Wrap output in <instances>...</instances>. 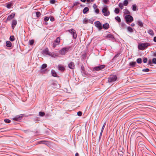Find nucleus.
Here are the masks:
<instances>
[{
  "label": "nucleus",
  "mask_w": 156,
  "mask_h": 156,
  "mask_svg": "<svg viewBox=\"0 0 156 156\" xmlns=\"http://www.w3.org/2000/svg\"><path fill=\"white\" fill-rule=\"evenodd\" d=\"M88 11V7H85L83 9V12L84 14H86Z\"/></svg>",
  "instance_id": "a211bd4d"
},
{
  "label": "nucleus",
  "mask_w": 156,
  "mask_h": 156,
  "mask_svg": "<svg viewBox=\"0 0 156 156\" xmlns=\"http://www.w3.org/2000/svg\"><path fill=\"white\" fill-rule=\"evenodd\" d=\"M147 59L146 58H144L143 59V62L144 63H146L147 62Z\"/></svg>",
  "instance_id": "79ce46f5"
},
{
  "label": "nucleus",
  "mask_w": 156,
  "mask_h": 156,
  "mask_svg": "<svg viewBox=\"0 0 156 156\" xmlns=\"http://www.w3.org/2000/svg\"><path fill=\"white\" fill-rule=\"evenodd\" d=\"M10 41H13L14 40V37L13 36H11L9 38Z\"/></svg>",
  "instance_id": "473e14b6"
},
{
  "label": "nucleus",
  "mask_w": 156,
  "mask_h": 156,
  "mask_svg": "<svg viewBox=\"0 0 156 156\" xmlns=\"http://www.w3.org/2000/svg\"><path fill=\"white\" fill-rule=\"evenodd\" d=\"M114 12L116 14H118L119 12V9L117 8H115Z\"/></svg>",
  "instance_id": "c85d7f7f"
},
{
  "label": "nucleus",
  "mask_w": 156,
  "mask_h": 156,
  "mask_svg": "<svg viewBox=\"0 0 156 156\" xmlns=\"http://www.w3.org/2000/svg\"><path fill=\"white\" fill-rule=\"evenodd\" d=\"M119 7H120V8L121 9H122L123 8V6H124V5L122 3H119Z\"/></svg>",
  "instance_id": "c756f323"
},
{
  "label": "nucleus",
  "mask_w": 156,
  "mask_h": 156,
  "mask_svg": "<svg viewBox=\"0 0 156 156\" xmlns=\"http://www.w3.org/2000/svg\"><path fill=\"white\" fill-rule=\"evenodd\" d=\"M148 63L149 65H151V64L152 63V62L151 61V60H149V61H148Z\"/></svg>",
  "instance_id": "864d4df0"
},
{
  "label": "nucleus",
  "mask_w": 156,
  "mask_h": 156,
  "mask_svg": "<svg viewBox=\"0 0 156 156\" xmlns=\"http://www.w3.org/2000/svg\"><path fill=\"white\" fill-rule=\"evenodd\" d=\"M148 33L151 35L152 36H154V34L153 31L151 30L150 29L148 31Z\"/></svg>",
  "instance_id": "4be33fe9"
},
{
  "label": "nucleus",
  "mask_w": 156,
  "mask_h": 156,
  "mask_svg": "<svg viewBox=\"0 0 156 156\" xmlns=\"http://www.w3.org/2000/svg\"><path fill=\"white\" fill-rule=\"evenodd\" d=\"M44 144L46 145L47 146L49 145V142L46 141H45V143H44Z\"/></svg>",
  "instance_id": "de8ad7c7"
},
{
  "label": "nucleus",
  "mask_w": 156,
  "mask_h": 156,
  "mask_svg": "<svg viewBox=\"0 0 156 156\" xmlns=\"http://www.w3.org/2000/svg\"><path fill=\"white\" fill-rule=\"evenodd\" d=\"M152 62L154 64H156V58H154L152 59Z\"/></svg>",
  "instance_id": "ea45409f"
},
{
  "label": "nucleus",
  "mask_w": 156,
  "mask_h": 156,
  "mask_svg": "<svg viewBox=\"0 0 156 156\" xmlns=\"http://www.w3.org/2000/svg\"><path fill=\"white\" fill-rule=\"evenodd\" d=\"M106 122H105L104 123V124L102 127V128H101V130H102V131H103L106 125Z\"/></svg>",
  "instance_id": "4c0bfd02"
},
{
  "label": "nucleus",
  "mask_w": 156,
  "mask_h": 156,
  "mask_svg": "<svg viewBox=\"0 0 156 156\" xmlns=\"http://www.w3.org/2000/svg\"><path fill=\"white\" fill-rule=\"evenodd\" d=\"M69 67L72 69H74L75 68L74 63L73 62H71L68 64Z\"/></svg>",
  "instance_id": "ddd939ff"
},
{
  "label": "nucleus",
  "mask_w": 156,
  "mask_h": 156,
  "mask_svg": "<svg viewBox=\"0 0 156 156\" xmlns=\"http://www.w3.org/2000/svg\"><path fill=\"white\" fill-rule=\"evenodd\" d=\"M150 45V44L148 43H144L139 44L138 46V48L141 50H144L148 46Z\"/></svg>",
  "instance_id": "f257e3e1"
},
{
  "label": "nucleus",
  "mask_w": 156,
  "mask_h": 156,
  "mask_svg": "<svg viewBox=\"0 0 156 156\" xmlns=\"http://www.w3.org/2000/svg\"><path fill=\"white\" fill-rule=\"evenodd\" d=\"M95 12L97 13H98L99 12V9H96V10H95Z\"/></svg>",
  "instance_id": "8fccbe9b"
},
{
  "label": "nucleus",
  "mask_w": 156,
  "mask_h": 156,
  "mask_svg": "<svg viewBox=\"0 0 156 156\" xmlns=\"http://www.w3.org/2000/svg\"><path fill=\"white\" fill-rule=\"evenodd\" d=\"M107 37L109 38H112L113 37V36L111 34H109L107 35Z\"/></svg>",
  "instance_id": "3c124183"
},
{
  "label": "nucleus",
  "mask_w": 156,
  "mask_h": 156,
  "mask_svg": "<svg viewBox=\"0 0 156 156\" xmlns=\"http://www.w3.org/2000/svg\"><path fill=\"white\" fill-rule=\"evenodd\" d=\"M22 101L23 102H25L27 101V98H21Z\"/></svg>",
  "instance_id": "49530a36"
},
{
  "label": "nucleus",
  "mask_w": 156,
  "mask_h": 156,
  "mask_svg": "<svg viewBox=\"0 0 156 156\" xmlns=\"http://www.w3.org/2000/svg\"><path fill=\"white\" fill-rule=\"evenodd\" d=\"M57 45H58L57 44H55V43H54L53 44V46H52L53 48H54L55 47H56V46Z\"/></svg>",
  "instance_id": "603ef678"
},
{
  "label": "nucleus",
  "mask_w": 156,
  "mask_h": 156,
  "mask_svg": "<svg viewBox=\"0 0 156 156\" xmlns=\"http://www.w3.org/2000/svg\"><path fill=\"white\" fill-rule=\"evenodd\" d=\"M127 29H128V30L130 32H133V29L130 27H128V28H127Z\"/></svg>",
  "instance_id": "7c9ffc66"
},
{
  "label": "nucleus",
  "mask_w": 156,
  "mask_h": 156,
  "mask_svg": "<svg viewBox=\"0 0 156 156\" xmlns=\"http://www.w3.org/2000/svg\"><path fill=\"white\" fill-rule=\"evenodd\" d=\"M94 6H95V7H96V5H95V4H94Z\"/></svg>",
  "instance_id": "774afa93"
},
{
  "label": "nucleus",
  "mask_w": 156,
  "mask_h": 156,
  "mask_svg": "<svg viewBox=\"0 0 156 156\" xmlns=\"http://www.w3.org/2000/svg\"><path fill=\"white\" fill-rule=\"evenodd\" d=\"M70 47H65L59 51V53L62 55H64L66 53L68 52V50L70 49Z\"/></svg>",
  "instance_id": "f03ea898"
},
{
  "label": "nucleus",
  "mask_w": 156,
  "mask_h": 156,
  "mask_svg": "<svg viewBox=\"0 0 156 156\" xmlns=\"http://www.w3.org/2000/svg\"><path fill=\"white\" fill-rule=\"evenodd\" d=\"M142 71L143 72H148L149 71V69L148 68L143 69H142Z\"/></svg>",
  "instance_id": "a19ab883"
},
{
  "label": "nucleus",
  "mask_w": 156,
  "mask_h": 156,
  "mask_svg": "<svg viewBox=\"0 0 156 156\" xmlns=\"http://www.w3.org/2000/svg\"><path fill=\"white\" fill-rule=\"evenodd\" d=\"M43 53L44 54L48 55L50 56H51L52 55V53L49 51L48 49V48H46L44 50H43Z\"/></svg>",
  "instance_id": "6e6552de"
},
{
  "label": "nucleus",
  "mask_w": 156,
  "mask_h": 156,
  "mask_svg": "<svg viewBox=\"0 0 156 156\" xmlns=\"http://www.w3.org/2000/svg\"><path fill=\"white\" fill-rule=\"evenodd\" d=\"M58 69L61 71H64L65 69V68L61 65H58Z\"/></svg>",
  "instance_id": "2eb2a0df"
},
{
  "label": "nucleus",
  "mask_w": 156,
  "mask_h": 156,
  "mask_svg": "<svg viewBox=\"0 0 156 156\" xmlns=\"http://www.w3.org/2000/svg\"><path fill=\"white\" fill-rule=\"evenodd\" d=\"M103 132V131H102V130L101 131V133H100V136H102Z\"/></svg>",
  "instance_id": "bf43d9fd"
},
{
  "label": "nucleus",
  "mask_w": 156,
  "mask_h": 156,
  "mask_svg": "<svg viewBox=\"0 0 156 156\" xmlns=\"http://www.w3.org/2000/svg\"><path fill=\"white\" fill-rule=\"evenodd\" d=\"M50 18L51 21H53L54 20V18L53 17L51 16Z\"/></svg>",
  "instance_id": "09e8293b"
},
{
  "label": "nucleus",
  "mask_w": 156,
  "mask_h": 156,
  "mask_svg": "<svg viewBox=\"0 0 156 156\" xmlns=\"http://www.w3.org/2000/svg\"><path fill=\"white\" fill-rule=\"evenodd\" d=\"M60 41V37H58L55 40V42L58 45L59 44Z\"/></svg>",
  "instance_id": "dca6fc26"
},
{
  "label": "nucleus",
  "mask_w": 156,
  "mask_h": 156,
  "mask_svg": "<svg viewBox=\"0 0 156 156\" xmlns=\"http://www.w3.org/2000/svg\"><path fill=\"white\" fill-rule=\"evenodd\" d=\"M105 67V66L102 65L100 66H97L94 68V69L96 71H99L101 69H102Z\"/></svg>",
  "instance_id": "9d476101"
},
{
  "label": "nucleus",
  "mask_w": 156,
  "mask_h": 156,
  "mask_svg": "<svg viewBox=\"0 0 156 156\" xmlns=\"http://www.w3.org/2000/svg\"><path fill=\"white\" fill-rule=\"evenodd\" d=\"M49 18L48 17H46L44 18V21H46V22H47V21H48L49 20Z\"/></svg>",
  "instance_id": "c03bdc74"
},
{
  "label": "nucleus",
  "mask_w": 156,
  "mask_h": 156,
  "mask_svg": "<svg viewBox=\"0 0 156 156\" xmlns=\"http://www.w3.org/2000/svg\"><path fill=\"white\" fill-rule=\"evenodd\" d=\"M101 136H99V141H100V140L101 139Z\"/></svg>",
  "instance_id": "338daca9"
},
{
  "label": "nucleus",
  "mask_w": 156,
  "mask_h": 156,
  "mask_svg": "<svg viewBox=\"0 0 156 156\" xmlns=\"http://www.w3.org/2000/svg\"><path fill=\"white\" fill-rule=\"evenodd\" d=\"M44 143H45V141L43 140V141H40L38 142L37 143V144H44Z\"/></svg>",
  "instance_id": "58836bf2"
},
{
  "label": "nucleus",
  "mask_w": 156,
  "mask_h": 156,
  "mask_svg": "<svg viewBox=\"0 0 156 156\" xmlns=\"http://www.w3.org/2000/svg\"><path fill=\"white\" fill-rule=\"evenodd\" d=\"M80 1L83 2H85L86 0H80Z\"/></svg>",
  "instance_id": "0e129e2a"
},
{
  "label": "nucleus",
  "mask_w": 156,
  "mask_h": 156,
  "mask_svg": "<svg viewBox=\"0 0 156 156\" xmlns=\"http://www.w3.org/2000/svg\"><path fill=\"white\" fill-rule=\"evenodd\" d=\"M23 116V115L21 114L20 115H18L15 117L13 118V120H16V121H19L21 120V119Z\"/></svg>",
  "instance_id": "9b49d317"
},
{
  "label": "nucleus",
  "mask_w": 156,
  "mask_h": 156,
  "mask_svg": "<svg viewBox=\"0 0 156 156\" xmlns=\"http://www.w3.org/2000/svg\"><path fill=\"white\" fill-rule=\"evenodd\" d=\"M4 121L6 123H9L11 121L9 119H4Z\"/></svg>",
  "instance_id": "f704fd0d"
},
{
  "label": "nucleus",
  "mask_w": 156,
  "mask_h": 156,
  "mask_svg": "<svg viewBox=\"0 0 156 156\" xmlns=\"http://www.w3.org/2000/svg\"><path fill=\"white\" fill-rule=\"evenodd\" d=\"M88 20L86 18H84L83 20V23L84 24H87L88 22Z\"/></svg>",
  "instance_id": "5701e85b"
},
{
  "label": "nucleus",
  "mask_w": 156,
  "mask_h": 156,
  "mask_svg": "<svg viewBox=\"0 0 156 156\" xmlns=\"http://www.w3.org/2000/svg\"><path fill=\"white\" fill-rule=\"evenodd\" d=\"M77 115L79 116H81L82 115V113L81 112L79 111L78 112H77Z\"/></svg>",
  "instance_id": "37998d69"
},
{
  "label": "nucleus",
  "mask_w": 156,
  "mask_h": 156,
  "mask_svg": "<svg viewBox=\"0 0 156 156\" xmlns=\"http://www.w3.org/2000/svg\"><path fill=\"white\" fill-rule=\"evenodd\" d=\"M125 18L127 23H130L133 21V17L130 15H126L125 16Z\"/></svg>",
  "instance_id": "7ed1b4c3"
},
{
  "label": "nucleus",
  "mask_w": 156,
  "mask_h": 156,
  "mask_svg": "<svg viewBox=\"0 0 156 156\" xmlns=\"http://www.w3.org/2000/svg\"><path fill=\"white\" fill-rule=\"evenodd\" d=\"M103 1L104 3H106L108 1V0H104Z\"/></svg>",
  "instance_id": "6e6d98bb"
},
{
  "label": "nucleus",
  "mask_w": 156,
  "mask_h": 156,
  "mask_svg": "<svg viewBox=\"0 0 156 156\" xmlns=\"http://www.w3.org/2000/svg\"><path fill=\"white\" fill-rule=\"evenodd\" d=\"M153 55L154 56H156V51L154 52V53H153Z\"/></svg>",
  "instance_id": "680f3d73"
},
{
  "label": "nucleus",
  "mask_w": 156,
  "mask_h": 156,
  "mask_svg": "<svg viewBox=\"0 0 156 156\" xmlns=\"http://www.w3.org/2000/svg\"><path fill=\"white\" fill-rule=\"evenodd\" d=\"M56 84L55 83H52L48 87L49 90L52 89L54 88H56Z\"/></svg>",
  "instance_id": "4468645a"
},
{
  "label": "nucleus",
  "mask_w": 156,
  "mask_h": 156,
  "mask_svg": "<svg viewBox=\"0 0 156 156\" xmlns=\"http://www.w3.org/2000/svg\"><path fill=\"white\" fill-rule=\"evenodd\" d=\"M6 46L8 47H10L12 46V44L9 41H6Z\"/></svg>",
  "instance_id": "6ab92c4d"
},
{
  "label": "nucleus",
  "mask_w": 156,
  "mask_h": 156,
  "mask_svg": "<svg viewBox=\"0 0 156 156\" xmlns=\"http://www.w3.org/2000/svg\"><path fill=\"white\" fill-rule=\"evenodd\" d=\"M102 12L104 13V15L105 16H108L110 14V12L108 10V7L106 6L102 9Z\"/></svg>",
  "instance_id": "20e7f679"
},
{
  "label": "nucleus",
  "mask_w": 156,
  "mask_h": 156,
  "mask_svg": "<svg viewBox=\"0 0 156 156\" xmlns=\"http://www.w3.org/2000/svg\"><path fill=\"white\" fill-rule=\"evenodd\" d=\"M94 24L95 26L98 28L99 30H101L102 29V24L99 21H97L96 22H95Z\"/></svg>",
  "instance_id": "423d86ee"
},
{
  "label": "nucleus",
  "mask_w": 156,
  "mask_h": 156,
  "mask_svg": "<svg viewBox=\"0 0 156 156\" xmlns=\"http://www.w3.org/2000/svg\"><path fill=\"white\" fill-rule=\"evenodd\" d=\"M15 13L13 12L7 17L6 20L7 21H10L11 19L13 18L15 16Z\"/></svg>",
  "instance_id": "1a4fd4ad"
},
{
  "label": "nucleus",
  "mask_w": 156,
  "mask_h": 156,
  "mask_svg": "<svg viewBox=\"0 0 156 156\" xmlns=\"http://www.w3.org/2000/svg\"><path fill=\"white\" fill-rule=\"evenodd\" d=\"M51 3L54 4L55 2V1L54 0H52L51 1Z\"/></svg>",
  "instance_id": "4d7b16f0"
},
{
  "label": "nucleus",
  "mask_w": 156,
  "mask_h": 156,
  "mask_svg": "<svg viewBox=\"0 0 156 156\" xmlns=\"http://www.w3.org/2000/svg\"><path fill=\"white\" fill-rule=\"evenodd\" d=\"M47 66V65L46 64H43L41 66L42 69H44L46 68Z\"/></svg>",
  "instance_id": "72a5a7b5"
},
{
  "label": "nucleus",
  "mask_w": 156,
  "mask_h": 156,
  "mask_svg": "<svg viewBox=\"0 0 156 156\" xmlns=\"http://www.w3.org/2000/svg\"><path fill=\"white\" fill-rule=\"evenodd\" d=\"M136 64V63L135 62H132L129 63V66L133 67L135 66V65Z\"/></svg>",
  "instance_id": "aec40b11"
},
{
  "label": "nucleus",
  "mask_w": 156,
  "mask_h": 156,
  "mask_svg": "<svg viewBox=\"0 0 156 156\" xmlns=\"http://www.w3.org/2000/svg\"><path fill=\"white\" fill-rule=\"evenodd\" d=\"M51 73L53 76L54 77L56 76L57 74L55 70H52L51 71Z\"/></svg>",
  "instance_id": "412c9836"
},
{
  "label": "nucleus",
  "mask_w": 156,
  "mask_h": 156,
  "mask_svg": "<svg viewBox=\"0 0 156 156\" xmlns=\"http://www.w3.org/2000/svg\"><path fill=\"white\" fill-rule=\"evenodd\" d=\"M137 62L139 64H141L142 62V59L140 58H138L136 60Z\"/></svg>",
  "instance_id": "a878e982"
},
{
  "label": "nucleus",
  "mask_w": 156,
  "mask_h": 156,
  "mask_svg": "<svg viewBox=\"0 0 156 156\" xmlns=\"http://www.w3.org/2000/svg\"><path fill=\"white\" fill-rule=\"evenodd\" d=\"M126 11V13L127 14H129V12L127 10H126V9H125V10Z\"/></svg>",
  "instance_id": "052dcab7"
},
{
  "label": "nucleus",
  "mask_w": 156,
  "mask_h": 156,
  "mask_svg": "<svg viewBox=\"0 0 156 156\" xmlns=\"http://www.w3.org/2000/svg\"><path fill=\"white\" fill-rule=\"evenodd\" d=\"M94 0H87V1L88 2H93Z\"/></svg>",
  "instance_id": "5fc2aeb1"
},
{
  "label": "nucleus",
  "mask_w": 156,
  "mask_h": 156,
  "mask_svg": "<svg viewBox=\"0 0 156 156\" xmlns=\"http://www.w3.org/2000/svg\"><path fill=\"white\" fill-rule=\"evenodd\" d=\"M79 154L78 153H77L75 154V156H79Z\"/></svg>",
  "instance_id": "e2e57ef3"
},
{
  "label": "nucleus",
  "mask_w": 156,
  "mask_h": 156,
  "mask_svg": "<svg viewBox=\"0 0 156 156\" xmlns=\"http://www.w3.org/2000/svg\"><path fill=\"white\" fill-rule=\"evenodd\" d=\"M68 31L73 35V38L76 39L77 37V34L75 30L71 29L68 30Z\"/></svg>",
  "instance_id": "39448f33"
},
{
  "label": "nucleus",
  "mask_w": 156,
  "mask_h": 156,
  "mask_svg": "<svg viewBox=\"0 0 156 156\" xmlns=\"http://www.w3.org/2000/svg\"><path fill=\"white\" fill-rule=\"evenodd\" d=\"M115 19L118 22H121V19L119 16H117L116 17Z\"/></svg>",
  "instance_id": "cd10ccee"
},
{
  "label": "nucleus",
  "mask_w": 156,
  "mask_h": 156,
  "mask_svg": "<svg viewBox=\"0 0 156 156\" xmlns=\"http://www.w3.org/2000/svg\"><path fill=\"white\" fill-rule=\"evenodd\" d=\"M11 4H7L6 5V7L8 8H10L11 7Z\"/></svg>",
  "instance_id": "a18cd8bd"
},
{
  "label": "nucleus",
  "mask_w": 156,
  "mask_h": 156,
  "mask_svg": "<svg viewBox=\"0 0 156 156\" xmlns=\"http://www.w3.org/2000/svg\"><path fill=\"white\" fill-rule=\"evenodd\" d=\"M109 27V25L108 23H105L104 24L102 27V28L105 29H108Z\"/></svg>",
  "instance_id": "f3484780"
},
{
  "label": "nucleus",
  "mask_w": 156,
  "mask_h": 156,
  "mask_svg": "<svg viewBox=\"0 0 156 156\" xmlns=\"http://www.w3.org/2000/svg\"><path fill=\"white\" fill-rule=\"evenodd\" d=\"M17 24V21L16 20L13 19L12 22V28L14 29L16 26Z\"/></svg>",
  "instance_id": "f8f14e48"
},
{
  "label": "nucleus",
  "mask_w": 156,
  "mask_h": 156,
  "mask_svg": "<svg viewBox=\"0 0 156 156\" xmlns=\"http://www.w3.org/2000/svg\"><path fill=\"white\" fill-rule=\"evenodd\" d=\"M116 79V76L115 75H114L109 77L108 80L109 83H111L115 81Z\"/></svg>",
  "instance_id": "0eeeda50"
},
{
  "label": "nucleus",
  "mask_w": 156,
  "mask_h": 156,
  "mask_svg": "<svg viewBox=\"0 0 156 156\" xmlns=\"http://www.w3.org/2000/svg\"><path fill=\"white\" fill-rule=\"evenodd\" d=\"M36 15L37 17H39L41 15V14L40 12H37L36 13Z\"/></svg>",
  "instance_id": "e433bc0d"
},
{
  "label": "nucleus",
  "mask_w": 156,
  "mask_h": 156,
  "mask_svg": "<svg viewBox=\"0 0 156 156\" xmlns=\"http://www.w3.org/2000/svg\"><path fill=\"white\" fill-rule=\"evenodd\" d=\"M34 41L33 40H31L29 41V43L30 45H32L34 43Z\"/></svg>",
  "instance_id": "c9c22d12"
},
{
  "label": "nucleus",
  "mask_w": 156,
  "mask_h": 156,
  "mask_svg": "<svg viewBox=\"0 0 156 156\" xmlns=\"http://www.w3.org/2000/svg\"><path fill=\"white\" fill-rule=\"evenodd\" d=\"M132 9L133 11H136V10L137 6L136 4L133 5L132 6Z\"/></svg>",
  "instance_id": "b1692460"
},
{
  "label": "nucleus",
  "mask_w": 156,
  "mask_h": 156,
  "mask_svg": "<svg viewBox=\"0 0 156 156\" xmlns=\"http://www.w3.org/2000/svg\"><path fill=\"white\" fill-rule=\"evenodd\" d=\"M39 115L41 116H43L45 115V113L44 112H39Z\"/></svg>",
  "instance_id": "2f4dec72"
},
{
  "label": "nucleus",
  "mask_w": 156,
  "mask_h": 156,
  "mask_svg": "<svg viewBox=\"0 0 156 156\" xmlns=\"http://www.w3.org/2000/svg\"><path fill=\"white\" fill-rule=\"evenodd\" d=\"M128 0H125L123 2V4L124 6H126L128 5Z\"/></svg>",
  "instance_id": "393cba45"
},
{
  "label": "nucleus",
  "mask_w": 156,
  "mask_h": 156,
  "mask_svg": "<svg viewBox=\"0 0 156 156\" xmlns=\"http://www.w3.org/2000/svg\"><path fill=\"white\" fill-rule=\"evenodd\" d=\"M154 42H156V37H154Z\"/></svg>",
  "instance_id": "13d9d810"
},
{
  "label": "nucleus",
  "mask_w": 156,
  "mask_h": 156,
  "mask_svg": "<svg viewBox=\"0 0 156 156\" xmlns=\"http://www.w3.org/2000/svg\"><path fill=\"white\" fill-rule=\"evenodd\" d=\"M135 25V24L134 23H132L131 24V26H134Z\"/></svg>",
  "instance_id": "69168bd1"
},
{
  "label": "nucleus",
  "mask_w": 156,
  "mask_h": 156,
  "mask_svg": "<svg viewBox=\"0 0 156 156\" xmlns=\"http://www.w3.org/2000/svg\"><path fill=\"white\" fill-rule=\"evenodd\" d=\"M137 24L140 27H142L143 25V23L140 21H138Z\"/></svg>",
  "instance_id": "bb28decb"
}]
</instances>
